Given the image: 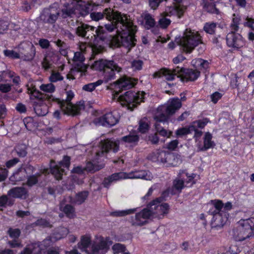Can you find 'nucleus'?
I'll return each instance as SVG.
<instances>
[{"label": "nucleus", "instance_id": "f257e3e1", "mask_svg": "<svg viewBox=\"0 0 254 254\" xmlns=\"http://www.w3.org/2000/svg\"><path fill=\"white\" fill-rule=\"evenodd\" d=\"M106 15V18L110 22L105 26L109 32L117 29V34L111 40L112 47L124 46L129 49L135 45L134 34L136 31V27L134 26L126 15L114 12L111 8H106L103 13L92 12L90 13L91 18L94 21H98Z\"/></svg>", "mask_w": 254, "mask_h": 254}, {"label": "nucleus", "instance_id": "f03ea898", "mask_svg": "<svg viewBox=\"0 0 254 254\" xmlns=\"http://www.w3.org/2000/svg\"><path fill=\"white\" fill-rule=\"evenodd\" d=\"M94 29L95 27L85 24H82L77 28L76 33L78 36L85 37L87 35V38L89 39L91 34V38H93V41L90 40L88 43L86 42L80 43L79 49L81 52H84L88 47L93 53L97 54L103 50V47L101 44L98 45L96 43V41L99 39L102 42L104 40L105 33L104 27L99 26L95 30Z\"/></svg>", "mask_w": 254, "mask_h": 254}, {"label": "nucleus", "instance_id": "7ed1b4c3", "mask_svg": "<svg viewBox=\"0 0 254 254\" xmlns=\"http://www.w3.org/2000/svg\"><path fill=\"white\" fill-rule=\"evenodd\" d=\"M91 239L89 234L81 236L78 243V248L87 254H105L112 244L108 238L101 236H96L93 241Z\"/></svg>", "mask_w": 254, "mask_h": 254}, {"label": "nucleus", "instance_id": "20e7f679", "mask_svg": "<svg viewBox=\"0 0 254 254\" xmlns=\"http://www.w3.org/2000/svg\"><path fill=\"white\" fill-rule=\"evenodd\" d=\"M182 106V103L178 98L169 100L165 105L159 106L155 113L154 119L156 123L155 127L157 131L162 136L169 137L172 132L167 131L163 128L160 129L158 123L165 122L169 115L175 113Z\"/></svg>", "mask_w": 254, "mask_h": 254}, {"label": "nucleus", "instance_id": "39448f33", "mask_svg": "<svg viewBox=\"0 0 254 254\" xmlns=\"http://www.w3.org/2000/svg\"><path fill=\"white\" fill-rule=\"evenodd\" d=\"M62 2L63 5L62 13L64 18L85 16L97 6L90 3H85L81 0H62Z\"/></svg>", "mask_w": 254, "mask_h": 254}, {"label": "nucleus", "instance_id": "423d86ee", "mask_svg": "<svg viewBox=\"0 0 254 254\" xmlns=\"http://www.w3.org/2000/svg\"><path fill=\"white\" fill-rule=\"evenodd\" d=\"M153 176L152 174L148 171H134L128 173L121 172L114 173L109 177L105 178L103 182V184L105 187L108 188L111 184L123 179H141L146 180H151Z\"/></svg>", "mask_w": 254, "mask_h": 254}, {"label": "nucleus", "instance_id": "0eeeda50", "mask_svg": "<svg viewBox=\"0 0 254 254\" xmlns=\"http://www.w3.org/2000/svg\"><path fill=\"white\" fill-rule=\"evenodd\" d=\"M176 42L187 53H190L195 47L202 43L199 34L189 29H186L182 37L177 38Z\"/></svg>", "mask_w": 254, "mask_h": 254}, {"label": "nucleus", "instance_id": "6e6552de", "mask_svg": "<svg viewBox=\"0 0 254 254\" xmlns=\"http://www.w3.org/2000/svg\"><path fill=\"white\" fill-rule=\"evenodd\" d=\"M138 140V136L134 134H129L124 136L120 140L106 139L101 142L102 151L101 152H96V155L100 156V154H103L104 152H107L110 149L113 150L114 152H116L119 150L120 143L124 144L127 146H132L134 145Z\"/></svg>", "mask_w": 254, "mask_h": 254}, {"label": "nucleus", "instance_id": "1a4fd4ad", "mask_svg": "<svg viewBox=\"0 0 254 254\" xmlns=\"http://www.w3.org/2000/svg\"><path fill=\"white\" fill-rule=\"evenodd\" d=\"M92 68L103 71L104 80L106 82L115 78V71L119 72L122 69L113 61L103 59L95 62Z\"/></svg>", "mask_w": 254, "mask_h": 254}, {"label": "nucleus", "instance_id": "9d476101", "mask_svg": "<svg viewBox=\"0 0 254 254\" xmlns=\"http://www.w3.org/2000/svg\"><path fill=\"white\" fill-rule=\"evenodd\" d=\"M145 93L128 91L124 95L119 96L118 92L113 95V99H117L122 106H126L128 109L132 110L141 102L143 101Z\"/></svg>", "mask_w": 254, "mask_h": 254}, {"label": "nucleus", "instance_id": "9b49d317", "mask_svg": "<svg viewBox=\"0 0 254 254\" xmlns=\"http://www.w3.org/2000/svg\"><path fill=\"white\" fill-rule=\"evenodd\" d=\"M149 159L157 162L165 167H174L181 162L180 157L172 153L165 151L157 150L153 152L148 156Z\"/></svg>", "mask_w": 254, "mask_h": 254}, {"label": "nucleus", "instance_id": "f8f14e48", "mask_svg": "<svg viewBox=\"0 0 254 254\" xmlns=\"http://www.w3.org/2000/svg\"><path fill=\"white\" fill-rule=\"evenodd\" d=\"M240 18L238 15L233 14L232 23L231 24V28L232 31L228 34L226 37L227 44L228 46L236 48H239L244 45V41L242 36L236 33L239 28Z\"/></svg>", "mask_w": 254, "mask_h": 254}, {"label": "nucleus", "instance_id": "ddd939ff", "mask_svg": "<svg viewBox=\"0 0 254 254\" xmlns=\"http://www.w3.org/2000/svg\"><path fill=\"white\" fill-rule=\"evenodd\" d=\"M254 230L250 218L240 220L235 231L237 241H242L254 236Z\"/></svg>", "mask_w": 254, "mask_h": 254}, {"label": "nucleus", "instance_id": "4468645a", "mask_svg": "<svg viewBox=\"0 0 254 254\" xmlns=\"http://www.w3.org/2000/svg\"><path fill=\"white\" fill-rule=\"evenodd\" d=\"M97 160V159H95L93 160L92 162H88L84 168L79 166L74 168L72 172L76 174L72 177L74 182L78 185L81 184L83 183V177L81 174L84 171L94 172L104 167V164L99 163Z\"/></svg>", "mask_w": 254, "mask_h": 254}, {"label": "nucleus", "instance_id": "2eb2a0df", "mask_svg": "<svg viewBox=\"0 0 254 254\" xmlns=\"http://www.w3.org/2000/svg\"><path fill=\"white\" fill-rule=\"evenodd\" d=\"M66 98L65 101H63L61 104V107L64 114L69 115H76L84 109V106L83 102H79L76 105H73L70 101L74 96L73 93L68 91L66 93Z\"/></svg>", "mask_w": 254, "mask_h": 254}, {"label": "nucleus", "instance_id": "dca6fc26", "mask_svg": "<svg viewBox=\"0 0 254 254\" xmlns=\"http://www.w3.org/2000/svg\"><path fill=\"white\" fill-rule=\"evenodd\" d=\"M150 218H162L168 213L169 206L166 203H161L158 198L153 200L146 208Z\"/></svg>", "mask_w": 254, "mask_h": 254}, {"label": "nucleus", "instance_id": "f3484780", "mask_svg": "<svg viewBox=\"0 0 254 254\" xmlns=\"http://www.w3.org/2000/svg\"><path fill=\"white\" fill-rule=\"evenodd\" d=\"M84 58L83 54L81 52H75L74 54V68L72 69L68 74H67V79L71 80L74 79V73L75 72H85L87 68V65L84 64L83 62Z\"/></svg>", "mask_w": 254, "mask_h": 254}, {"label": "nucleus", "instance_id": "a211bd4d", "mask_svg": "<svg viewBox=\"0 0 254 254\" xmlns=\"http://www.w3.org/2000/svg\"><path fill=\"white\" fill-rule=\"evenodd\" d=\"M70 164V158L64 156L62 161L56 164L54 161L50 163V172L57 180L62 179L64 172V168H68Z\"/></svg>", "mask_w": 254, "mask_h": 254}, {"label": "nucleus", "instance_id": "6ab92c4d", "mask_svg": "<svg viewBox=\"0 0 254 254\" xmlns=\"http://www.w3.org/2000/svg\"><path fill=\"white\" fill-rule=\"evenodd\" d=\"M119 118L120 115L118 113L117 111H113L97 118L95 121V123L103 126H113L118 122Z\"/></svg>", "mask_w": 254, "mask_h": 254}, {"label": "nucleus", "instance_id": "aec40b11", "mask_svg": "<svg viewBox=\"0 0 254 254\" xmlns=\"http://www.w3.org/2000/svg\"><path fill=\"white\" fill-rule=\"evenodd\" d=\"M149 218H150L149 212L146 208L131 216L129 222L133 226H142L147 223Z\"/></svg>", "mask_w": 254, "mask_h": 254}, {"label": "nucleus", "instance_id": "412c9836", "mask_svg": "<svg viewBox=\"0 0 254 254\" xmlns=\"http://www.w3.org/2000/svg\"><path fill=\"white\" fill-rule=\"evenodd\" d=\"M176 3V4H173L172 6H167L165 9V12L169 15H174L180 18L183 15L185 10L186 7L180 3L183 0H173Z\"/></svg>", "mask_w": 254, "mask_h": 254}, {"label": "nucleus", "instance_id": "4be33fe9", "mask_svg": "<svg viewBox=\"0 0 254 254\" xmlns=\"http://www.w3.org/2000/svg\"><path fill=\"white\" fill-rule=\"evenodd\" d=\"M136 82L135 79L124 76L115 82V88L117 89L127 90L133 87Z\"/></svg>", "mask_w": 254, "mask_h": 254}, {"label": "nucleus", "instance_id": "5701e85b", "mask_svg": "<svg viewBox=\"0 0 254 254\" xmlns=\"http://www.w3.org/2000/svg\"><path fill=\"white\" fill-rule=\"evenodd\" d=\"M212 225L213 227H221L223 226L227 222L229 214L227 212L222 211L216 213H213Z\"/></svg>", "mask_w": 254, "mask_h": 254}, {"label": "nucleus", "instance_id": "b1692460", "mask_svg": "<svg viewBox=\"0 0 254 254\" xmlns=\"http://www.w3.org/2000/svg\"><path fill=\"white\" fill-rule=\"evenodd\" d=\"M68 233V230L66 228L62 227L60 228L58 231L54 234L52 236L45 239L43 242L44 245H50L52 243H54L65 237Z\"/></svg>", "mask_w": 254, "mask_h": 254}, {"label": "nucleus", "instance_id": "393cba45", "mask_svg": "<svg viewBox=\"0 0 254 254\" xmlns=\"http://www.w3.org/2000/svg\"><path fill=\"white\" fill-rule=\"evenodd\" d=\"M181 71H182V69L179 68H177L173 70L163 68L155 73L154 75L155 76L160 77H164L165 79L168 80H172L175 78L176 76L177 77L179 76L178 74Z\"/></svg>", "mask_w": 254, "mask_h": 254}, {"label": "nucleus", "instance_id": "a878e982", "mask_svg": "<svg viewBox=\"0 0 254 254\" xmlns=\"http://www.w3.org/2000/svg\"><path fill=\"white\" fill-rule=\"evenodd\" d=\"M59 14V13L57 10L51 7L44 11L41 17L48 23H54L57 20Z\"/></svg>", "mask_w": 254, "mask_h": 254}, {"label": "nucleus", "instance_id": "bb28decb", "mask_svg": "<svg viewBox=\"0 0 254 254\" xmlns=\"http://www.w3.org/2000/svg\"><path fill=\"white\" fill-rule=\"evenodd\" d=\"M7 194L13 198L25 199L28 196L27 191L22 187H16L9 190Z\"/></svg>", "mask_w": 254, "mask_h": 254}, {"label": "nucleus", "instance_id": "cd10ccee", "mask_svg": "<svg viewBox=\"0 0 254 254\" xmlns=\"http://www.w3.org/2000/svg\"><path fill=\"white\" fill-rule=\"evenodd\" d=\"M34 108L35 113L40 116L46 115L48 112V106L43 100H38L35 102Z\"/></svg>", "mask_w": 254, "mask_h": 254}, {"label": "nucleus", "instance_id": "c85d7f7f", "mask_svg": "<svg viewBox=\"0 0 254 254\" xmlns=\"http://www.w3.org/2000/svg\"><path fill=\"white\" fill-rule=\"evenodd\" d=\"M66 202H69V201H66V198L63 200L60 204V209L63 211L67 217L69 218H72L74 216V210L73 207Z\"/></svg>", "mask_w": 254, "mask_h": 254}, {"label": "nucleus", "instance_id": "c756f323", "mask_svg": "<svg viewBox=\"0 0 254 254\" xmlns=\"http://www.w3.org/2000/svg\"><path fill=\"white\" fill-rule=\"evenodd\" d=\"M41 252V246L38 244H32L27 246L21 254H40Z\"/></svg>", "mask_w": 254, "mask_h": 254}, {"label": "nucleus", "instance_id": "7c9ffc66", "mask_svg": "<svg viewBox=\"0 0 254 254\" xmlns=\"http://www.w3.org/2000/svg\"><path fill=\"white\" fill-rule=\"evenodd\" d=\"M87 191H82L77 194L74 199L70 197L66 198V201L71 202L72 203L80 204L85 201L87 197Z\"/></svg>", "mask_w": 254, "mask_h": 254}, {"label": "nucleus", "instance_id": "2f4dec72", "mask_svg": "<svg viewBox=\"0 0 254 254\" xmlns=\"http://www.w3.org/2000/svg\"><path fill=\"white\" fill-rule=\"evenodd\" d=\"M179 176L180 177H182L183 179H185L184 177L186 176L187 177L186 181V185H188V187H190L195 183L194 178L197 175L195 174H189L185 171H181L179 173Z\"/></svg>", "mask_w": 254, "mask_h": 254}, {"label": "nucleus", "instance_id": "473e14b6", "mask_svg": "<svg viewBox=\"0 0 254 254\" xmlns=\"http://www.w3.org/2000/svg\"><path fill=\"white\" fill-rule=\"evenodd\" d=\"M27 88L28 93L31 94L32 96L37 98L38 99L37 101L38 100H42V94L36 90L32 81H29L27 84Z\"/></svg>", "mask_w": 254, "mask_h": 254}, {"label": "nucleus", "instance_id": "72a5a7b5", "mask_svg": "<svg viewBox=\"0 0 254 254\" xmlns=\"http://www.w3.org/2000/svg\"><path fill=\"white\" fill-rule=\"evenodd\" d=\"M27 174L26 169H20L16 172L14 173L9 179L12 182H18L23 180L26 177Z\"/></svg>", "mask_w": 254, "mask_h": 254}, {"label": "nucleus", "instance_id": "f704fd0d", "mask_svg": "<svg viewBox=\"0 0 254 254\" xmlns=\"http://www.w3.org/2000/svg\"><path fill=\"white\" fill-rule=\"evenodd\" d=\"M192 65L199 69H206L208 67L209 63L207 61L201 59H194L191 61Z\"/></svg>", "mask_w": 254, "mask_h": 254}, {"label": "nucleus", "instance_id": "c9c22d12", "mask_svg": "<svg viewBox=\"0 0 254 254\" xmlns=\"http://www.w3.org/2000/svg\"><path fill=\"white\" fill-rule=\"evenodd\" d=\"M211 204L214 208L215 210H213V208L210 210L209 211L212 214L216 213L219 212H221L222 211H224L223 210V203L222 201L220 200H213L211 201Z\"/></svg>", "mask_w": 254, "mask_h": 254}, {"label": "nucleus", "instance_id": "e433bc0d", "mask_svg": "<svg viewBox=\"0 0 254 254\" xmlns=\"http://www.w3.org/2000/svg\"><path fill=\"white\" fill-rule=\"evenodd\" d=\"M199 76V72L197 70L192 69H187L185 72V77L187 80L193 81Z\"/></svg>", "mask_w": 254, "mask_h": 254}, {"label": "nucleus", "instance_id": "4c0bfd02", "mask_svg": "<svg viewBox=\"0 0 254 254\" xmlns=\"http://www.w3.org/2000/svg\"><path fill=\"white\" fill-rule=\"evenodd\" d=\"M212 136L209 132H206L204 137V148L205 150L213 147L215 145L214 142L212 140Z\"/></svg>", "mask_w": 254, "mask_h": 254}, {"label": "nucleus", "instance_id": "58836bf2", "mask_svg": "<svg viewBox=\"0 0 254 254\" xmlns=\"http://www.w3.org/2000/svg\"><path fill=\"white\" fill-rule=\"evenodd\" d=\"M193 130H195L194 125L190 126L189 127H181L176 130V134L178 137L182 136L190 133Z\"/></svg>", "mask_w": 254, "mask_h": 254}, {"label": "nucleus", "instance_id": "ea45409f", "mask_svg": "<svg viewBox=\"0 0 254 254\" xmlns=\"http://www.w3.org/2000/svg\"><path fill=\"white\" fill-rule=\"evenodd\" d=\"M142 16L143 17L145 21V26L146 28L149 29L155 25V20L150 14L144 13Z\"/></svg>", "mask_w": 254, "mask_h": 254}, {"label": "nucleus", "instance_id": "a19ab883", "mask_svg": "<svg viewBox=\"0 0 254 254\" xmlns=\"http://www.w3.org/2000/svg\"><path fill=\"white\" fill-rule=\"evenodd\" d=\"M137 208L128 209L124 210H119L113 212L111 215L116 217H122L127 215L132 214L136 211Z\"/></svg>", "mask_w": 254, "mask_h": 254}, {"label": "nucleus", "instance_id": "79ce46f5", "mask_svg": "<svg viewBox=\"0 0 254 254\" xmlns=\"http://www.w3.org/2000/svg\"><path fill=\"white\" fill-rule=\"evenodd\" d=\"M103 82L102 80H98L95 82L90 83L84 85L82 89L83 90L88 92H92L96 88V87L101 85L103 83Z\"/></svg>", "mask_w": 254, "mask_h": 254}, {"label": "nucleus", "instance_id": "37998d69", "mask_svg": "<svg viewBox=\"0 0 254 254\" xmlns=\"http://www.w3.org/2000/svg\"><path fill=\"white\" fill-rule=\"evenodd\" d=\"M40 89L44 92L51 94L55 92V86L51 83L42 84L40 85Z\"/></svg>", "mask_w": 254, "mask_h": 254}, {"label": "nucleus", "instance_id": "c03bdc74", "mask_svg": "<svg viewBox=\"0 0 254 254\" xmlns=\"http://www.w3.org/2000/svg\"><path fill=\"white\" fill-rule=\"evenodd\" d=\"M64 77L59 73V71L53 70L51 75L49 77V80L52 82H56L58 81L62 80Z\"/></svg>", "mask_w": 254, "mask_h": 254}, {"label": "nucleus", "instance_id": "a18cd8bd", "mask_svg": "<svg viewBox=\"0 0 254 254\" xmlns=\"http://www.w3.org/2000/svg\"><path fill=\"white\" fill-rule=\"evenodd\" d=\"M11 85L7 80H2L0 82V91L3 93L9 92L11 90Z\"/></svg>", "mask_w": 254, "mask_h": 254}, {"label": "nucleus", "instance_id": "49530a36", "mask_svg": "<svg viewBox=\"0 0 254 254\" xmlns=\"http://www.w3.org/2000/svg\"><path fill=\"white\" fill-rule=\"evenodd\" d=\"M165 15H161V17L159 20V24L162 28H165L171 23V20L166 18V16H170L168 15L165 12H164Z\"/></svg>", "mask_w": 254, "mask_h": 254}, {"label": "nucleus", "instance_id": "de8ad7c7", "mask_svg": "<svg viewBox=\"0 0 254 254\" xmlns=\"http://www.w3.org/2000/svg\"><path fill=\"white\" fill-rule=\"evenodd\" d=\"M14 203V200L8 198L6 195H2L0 197V206H5L7 205H12Z\"/></svg>", "mask_w": 254, "mask_h": 254}, {"label": "nucleus", "instance_id": "09e8293b", "mask_svg": "<svg viewBox=\"0 0 254 254\" xmlns=\"http://www.w3.org/2000/svg\"><path fill=\"white\" fill-rule=\"evenodd\" d=\"M52 56L50 54H47L43 60L42 62L43 67L47 69L50 68L52 65Z\"/></svg>", "mask_w": 254, "mask_h": 254}, {"label": "nucleus", "instance_id": "8fccbe9b", "mask_svg": "<svg viewBox=\"0 0 254 254\" xmlns=\"http://www.w3.org/2000/svg\"><path fill=\"white\" fill-rule=\"evenodd\" d=\"M112 250L114 254H119L125 251L126 247L121 244H116L112 247Z\"/></svg>", "mask_w": 254, "mask_h": 254}, {"label": "nucleus", "instance_id": "3c124183", "mask_svg": "<svg viewBox=\"0 0 254 254\" xmlns=\"http://www.w3.org/2000/svg\"><path fill=\"white\" fill-rule=\"evenodd\" d=\"M203 28L206 33L212 34L215 31L216 24L214 23H206Z\"/></svg>", "mask_w": 254, "mask_h": 254}, {"label": "nucleus", "instance_id": "603ef678", "mask_svg": "<svg viewBox=\"0 0 254 254\" xmlns=\"http://www.w3.org/2000/svg\"><path fill=\"white\" fill-rule=\"evenodd\" d=\"M5 56L12 59H18L20 58V54L12 50H6L4 51Z\"/></svg>", "mask_w": 254, "mask_h": 254}, {"label": "nucleus", "instance_id": "864d4df0", "mask_svg": "<svg viewBox=\"0 0 254 254\" xmlns=\"http://www.w3.org/2000/svg\"><path fill=\"white\" fill-rule=\"evenodd\" d=\"M148 129V122L146 119L140 121L138 129L142 133L145 132Z\"/></svg>", "mask_w": 254, "mask_h": 254}, {"label": "nucleus", "instance_id": "5fc2aeb1", "mask_svg": "<svg viewBox=\"0 0 254 254\" xmlns=\"http://www.w3.org/2000/svg\"><path fill=\"white\" fill-rule=\"evenodd\" d=\"M143 62L140 60H135L131 63V67L134 70H139L142 68Z\"/></svg>", "mask_w": 254, "mask_h": 254}, {"label": "nucleus", "instance_id": "6e6d98bb", "mask_svg": "<svg viewBox=\"0 0 254 254\" xmlns=\"http://www.w3.org/2000/svg\"><path fill=\"white\" fill-rule=\"evenodd\" d=\"M6 74L7 77L10 78L14 84L16 85L19 84L20 81V77L16 75L13 72L9 71Z\"/></svg>", "mask_w": 254, "mask_h": 254}, {"label": "nucleus", "instance_id": "4d7b16f0", "mask_svg": "<svg viewBox=\"0 0 254 254\" xmlns=\"http://www.w3.org/2000/svg\"><path fill=\"white\" fill-rule=\"evenodd\" d=\"M173 186L177 190L180 191L184 187V182L180 179H176L174 181Z\"/></svg>", "mask_w": 254, "mask_h": 254}, {"label": "nucleus", "instance_id": "13d9d810", "mask_svg": "<svg viewBox=\"0 0 254 254\" xmlns=\"http://www.w3.org/2000/svg\"><path fill=\"white\" fill-rule=\"evenodd\" d=\"M9 236L13 239L17 238L20 234V231L18 229L10 228L8 230Z\"/></svg>", "mask_w": 254, "mask_h": 254}, {"label": "nucleus", "instance_id": "bf43d9fd", "mask_svg": "<svg viewBox=\"0 0 254 254\" xmlns=\"http://www.w3.org/2000/svg\"><path fill=\"white\" fill-rule=\"evenodd\" d=\"M32 121L33 119L31 118H25L23 121L26 128L29 130L33 129Z\"/></svg>", "mask_w": 254, "mask_h": 254}, {"label": "nucleus", "instance_id": "052dcab7", "mask_svg": "<svg viewBox=\"0 0 254 254\" xmlns=\"http://www.w3.org/2000/svg\"><path fill=\"white\" fill-rule=\"evenodd\" d=\"M179 142L177 140H174L170 142L166 146V148L170 150H174L178 146Z\"/></svg>", "mask_w": 254, "mask_h": 254}, {"label": "nucleus", "instance_id": "680f3d73", "mask_svg": "<svg viewBox=\"0 0 254 254\" xmlns=\"http://www.w3.org/2000/svg\"><path fill=\"white\" fill-rule=\"evenodd\" d=\"M8 171L6 169L0 168V182L4 181L7 177Z\"/></svg>", "mask_w": 254, "mask_h": 254}, {"label": "nucleus", "instance_id": "e2e57ef3", "mask_svg": "<svg viewBox=\"0 0 254 254\" xmlns=\"http://www.w3.org/2000/svg\"><path fill=\"white\" fill-rule=\"evenodd\" d=\"M162 0H149V4L150 7L153 9H156Z\"/></svg>", "mask_w": 254, "mask_h": 254}, {"label": "nucleus", "instance_id": "0e129e2a", "mask_svg": "<svg viewBox=\"0 0 254 254\" xmlns=\"http://www.w3.org/2000/svg\"><path fill=\"white\" fill-rule=\"evenodd\" d=\"M8 23L7 21L0 20V33H2L7 29Z\"/></svg>", "mask_w": 254, "mask_h": 254}, {"label": "nucleus", "instance_id": "69168bd1", "mask_svg": "<svg viewBox=\"0 0 254 254\" xmlns=\"http://www.w3.org/2000/svg\"><path fill=\"white\" fill-rule=\"evenodd\" d=\"M244 25L251 28L254 30V20L253 19L247 17L246 22L244 23Z\"/></svg>", "mask_w": 254, "mask_h": 254}, {"label": "nucleus", "instance_id": "338daca9", "mask_svg": "<svg viewBox=\"0 0 254 254\" xmlns=\"http://www.w3.org/2000/svg\"><path fill=\"white\" fill-rule=\"evenodd\" d=\"M36 224L37 225L42 226L43 227H51V226L49 222L47 221L46 220L42 219L38 220Z\"/></svg>", "mask_w": 254, "mask_h": 254}, {"label": "nucleus", "instance_id": "774afa93", "mask_svg": "<svg viewBox=\"0 0 254 254\" xmlns=\"http://www.w3.org/2000/svg\"><path fill=\"white\" fill-rule=\"evenodd\" d=\"M219 254H237L233 248L229 247L228 248L226 249L223 252H221L220 251L219 252Z\"/></svg>", "mask_w": 254, "mask_h": 254}]
</instances>
